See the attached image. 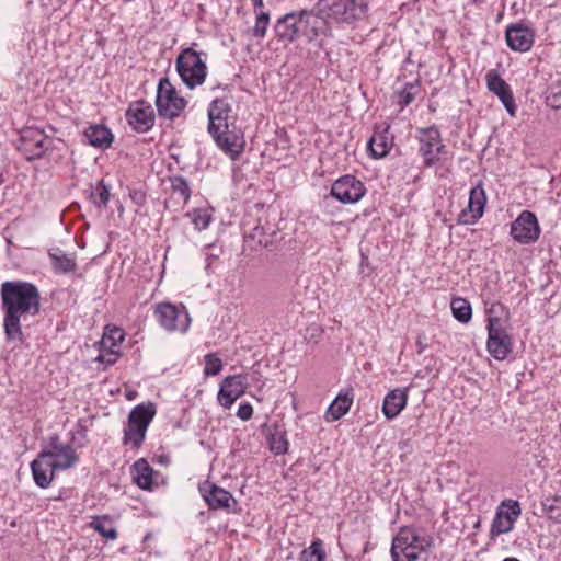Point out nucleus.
<instances>
[{
  "label": "nucleus",
  "mask_w": 561,
  "mask_h": 561,
  "mask_svg": "<svg viewBox=\"0 0 561 561\" xmlns=\"http://www.w3.org/2000/svg\"><path fill=\"white\" fill-rule=\"evenodd\" d=\"M1 310L5 337L10 342H23L21 321L36 316L41 309L38 288L24 280H7L1 284Z\"/></svg>",
  "instance_id": "nucleus-1"
},
{
  "label": "nucleus",
  "mask_w": 561,
  "mask_h": 561,
  "mask_svg": "<svg viewBox=\"0 0 561 561\" xmlns=\"http://www.w3.org/2000/svg\"><path fill=\"white\" fill-rule=\"evenodd\" d=\"M274 32L279 41L287 43H293L300 37L311 43L319 36H332L331 27L319 21L313 9H302L283 15L276 21Z\"/></svg>",
  "instance_id": "nucleus-2"
},
{
  "label": "nucleus",
  "mask_w": 561,
  "mask_h": 561,
  "mask_svg": "<svg viewBox=\"0 0 561 561\" xmlns=\"http://www.w3.org/2000/svg\"><path fill=\"white\" fill-rule=\"evenodd\" d=\"M433 537L415 527H401L392 539L393 561H427Z\"/></svg>",
  "instance_id": "nucleus-3"
},
{
  "label": "nucleus",
  "mask_w": 561,
  "mask_h": 561,
  "mask_svg": "<svg viewBox=\"0 0 561 561\" xmlns=\"http://www.w3.org/2000/svg\"><path fill=\"white\" fill-rule=\"evenodd\" d=\"M319 21L330 27L331 23L352 24L368 13L366 0H318L312 8Z\"/></svg>",
  "instance_id": "nucleus-4"
},
{
  "label": "nucleus",
  "mask_w": 561,
  "mask_h": 561,
  "mask_svg": "<svg viewBox=\"0 0 561 561\" xmlns=\"http://www.w3.org/2000/svg\"><path fill=\"white\" fill-rule=\"evenodd\" d=\"M156 405L151 402L137 404L129 412L127 426L124 428L123 443L138 449L145 440L148 426L156 415Z\"/></svg>",
  "instance_id": "nucleus-5"
},
{
  "label": "nucleus",
  "mask_w": 561,
  "mask_h": 561,
  "mask_svg": "<svg viewBox=\"0 0 561 561\" xmlns=\"http://www.w3.org/2000/svg\"><path fill=\"white\" fill-rule=\"evenodd\" d=\"M193 48H184L175 60L176 71L182 82L188 88L194 89L205 82L207 76L206 60Z\"/></svg>",
  "instance_id": "nucleus-6"
},
{
  "label": "nucleus",
  "mask_w": 561,
  "mask_h": 561,
  "mask_svg": "<svg viewBox=\"0 0 561 561\" xmlns=\"http://www.w3.org/2000/svg\"><path fill=\"white\" fill-rule=\"evenodd\" d=\"M417 133L419 153L423 158L424 165L433 168L442 163L444 156L447 154V149L439 129L436 126H430L417 129Z\"/></svg>",
  "instance_id": "nucleus-7"
},
{
  "label": "nucleus",
  "mask_w": 561,
  "mask_h": 561,
  "mask_svg": "<svg viewBox=\"0 0 561 561\" xmlns=\"http://www.w3.org/2000/svg\"><path fill=\"white\" fill-rule=\"evenodd\" d=\"M486 348L497 360L505 359L512 351V337L507 333L505 322L497 317L488 319Z\"/></svg>",
  "instance_id": "nucleus-8"
},
{
  "label": "nucleus",
  "mask_w": 561,
  "mask_h": 561,
  "mask_svg": "<svg viewBox=\"0 0 561 561\" xmlns=\"http://www.w3.org/2000/svg\"><path fill=\"white\" fill-rule=\"evenodd\" d=\"M158 323L168 332L179 331L185 333L191 324L190 314L184 306L171 302L158 304L154 308Z\"/></svg>",
  "instance_id": "nucleus-9"
},
{
  "label": "nucleus",
  "mask_w": 561,
  "mask_h": 561,
  "mask_svg": "<svg viewBox=\"0 0 561 561\" xmlns=\"http://www.w3.org/2000/svg\"><path fill=\"white\" fill-rule=\"evenodd\" d=\"M366 193L364 183L356 176L346 174L335 180L331 186L330 196L324 197V203L335 198L343 204H355Z\"/></svg>",
  "instance_id": "nucleus-10"
},
{
  "label": "nucleus",
  "mask_w": 561,
  "mask_h": 561,
  "mask_svg": "<svg viewBox=\"0 0 561 561\" xmlns=\"http://www.w3.org/2000/svg\"><path fill=\"white\" fill-rule=\"evenodd\" d=\"M156 105L160 116L172 119L185 108L186 101L178 94L168 79H162L158 85Z\"/></svg>",
  "instance_id": "nucleus-11"
},
{
  "label": "nucleus",
  "mask_w": 561,
  "mask_h": 561,
  "mask_svg": "<svg viewBox=\"0 0 561 561\" xmlns=\"http://www.w3.org/2000/svg\"><path fill=\"white\" fill-rule=\"evenodd\" d=\"M541 233L536 215L529 210H523L511 225L512 238L520 244L535 243Z\"/></svg>",
  "instance_id": "nucleus-12"
},
{
  "label": "nucleus",
  "mask_w": 561,
  "mask_h": 561,
  "mask_svg": "<svg viewBox=\"0 0 561 561\" xmlns=\"http://www.w3.org/2000/svg\"><path fill=\"white\" fill-rule=\"evenodd\" d=\"M124 339L125 334L122 329L107 325L100 341V354L96 360L113 365L121 354V344Z\"/></svg>",
  "instance_id": "nucleus-13"
},
{
  "label": "nucleus",
  "mask_w": 561,
  "mask_h": 561,
  "mask_svg": "<svg viewBox=\"0 0 561 561\" xmlns=\"http://www.w3.org/2000/svg\"><path fill=\"white\" fill-rule=\"evenodd\" d=\"M248 387L249 382L247 375L238 374L233 376H227L221 381L217 394L219 404L225 409H230L236 400L245 393Z\"/></svg>",
  "instance_id": "nucleus-14"
},
{
  "label": "nucleus",
  "mask_w": 561,
  "mask_h": 561,
  "mask_svg": "<svg viewBox=\"0 0 561 561\" xmlns=\"http://www.w3.org/2000/svg\"><path fill=\"white\" fill-rule=\"evenodd\" d=\"M232 125H227L226 128L216 129V133L209 131L217 146L228 154L232 160H236L244 150L245 141L243 135L231 129Z\"/></svg>",
  "instance_id": "nucleus-15"
},
{
  "label": "nucleus",
  "mask_w": 561,
  "mask_h": 561,
  "mask_svg": "<svg viewBox=\"0 0 561 561\" xmlns=\"http://www.w3.org/2000/svg\"><path fill=\"white\" fill-rule=\"evenodd\" d=\"M522 511L517 501L503 502L496 510L491 525V535L500 536L507 534L513 529L514 523L519 517Z\"/></svg>",
  "instance_id": "nucleus-16"
},
{
  "label": "nucleus",
  "mask_w": 561,
  "mask_h": 561,
  "mask_svg": "<svg viewBox=\"0 0 561 561\" xmlns=\"http://www.w3.org/2000/svg\"><path fill=\"white\" fill-rule=\"evenodd\" d=\"M129 126L137 133H146L154 125L152 106L140 100L131 103L126 111Z\"/></svg>",
  "instance_id": "nucleus-17"
},
{
  "label": "nucleus",
  "mask_w": 561,
  "mask_h": 561,
  "mask_svg": "<svg viewBox=\"0 0 561 561\" xmlns=\"http://www.w3.org/2000/svg\"><path fill=\"white\" fill-rule=\"evenodd\" d=\"M505 39L512 50L526 53L534 45L535 31L524 23H514L506 27Z\"/></svg>",
  "instance_id": "nucleus-18"
},
{
  "label": "nucleus",
  "mask_w": 561,
  "mask_h": 561,
  "mask_svg": "<svg viewBox=\"0 0 561 561\" xmlns=\"http://www.w3.org/2000/svg\"><path fill=\"white\" fill-rule=\"evenodd\" d=\"M486 87L490 92L494 93L504 105L511 116L516 114V104L511 87L501 78L499 72L491 69L485 75Z\"/></svg>",
  "instance_id": "nucleus-19"
},
{
  "label": "nucleus",
  "mask_w": 561,
  "mask_h": 561,
  "mask_svg": "<svg viewBox=\"0 0 561 561\" xmlns=\"http://www.w3.org/2000/svg\"><path fill=\"white\" fill-rule=\"evenodd\" d=\"M231 104L227 98L215 99L208 107V131L226 128L233 125Z\"/></svg>",
  "instance_id": "nucleus-20"
},
{
  "label": "nucleus",
  "mask_w": 561,
  "mask_h": 561,
  "mask_svg": "<svg viewBox=\"0 0 561 561\" xmlns=\"http://www.w3.org/2000/svg\"><path fill=\"white\" fill-rule=\"evenodd\" d=\"M41 455H49L48 459L54 460L59 470H66L73 467L78 461V456L70 445L59 443L57 436L50 439V450H43Z\"/></svg>",
  "instance_id": "nucleus-21"
},
{
  "label": "nucleus",
  "mask_w": 561,
  "mask_h": 561,
  "mask_svg": "<svg viewBox=\"0 0 561 561\" xmlns=\"http://www.w3.org/2000/svg\"><path fill=\"white\" fill-rule=\"evenodd\" d=\"M199 491L211 510L230 511L231 504L237 503L230 492L209 482H205L201 485Z\"/></svg>",
  "instance_id": "nucleus-22"
},
{
  "label": "nucleus",
  "mask_w": 561,
  "mask_h": 561,
  "mask_svg": "<svg viewBox=\"0 0 561 561\" xmlns=\"http://www.w3.org/2000/svg\"><path fill=\"white\" fill-rule=\"evenodd\" d=\"M49 455L38 454L37 458L31 462V470L34 482L37 486L46 489L54 480L55 471L59 470L54 460L48 459Z\"/></svg>",
  "instance_id": "nucleus-23"
},
{
  "label": "nucleus",
  "mask_w": 561,
  "mask_h": 561,
  "mask_svg": "<svg viewBox=\"0 0 561 561\" xmlns=\"http://www.w3.org/2000/svg\"><path fill=\"white\" fill-rule=\"evenodd\" d=\"M486 203V195L482 184H477L471 188L467 211H462L461 218L463 224H474L483 216Z\"/></svg>",
  "instance_id": "nucleus-24"
},
{
  "label": "nucleus",
  "mask_w": 561,
  "mask_h": 561,
  "mask_svg": "<svg viewBox=\"0 0 561 561\" xmlns=\"http://www.w3.org/2000/svg\"><path fill=\"white\" fill-rule=\"evenodd\" d=\"M409 398V388H396L389 391L382 402V413L386 419H396L405 408Z\"/></svg>",
  "instance_id": "nucleus-25"
},
{
  "label": "nucleus",
  "mask_w": 561,
  "mask_h": 561,
  "mask_svg": "<svg viewBox=\"0 0 561 561\" xmlns=\"http://www.w3.org/2000/svg\"><path fill=\"white\" fill-rule=\"evenodd\" d=\"M352 403L353 390L351 388L341 390L325 412L327 421L333 422L340 420L350 411Z\"/></svg>",
  "instance_id": "nucleus-26"
},
{
  "label": "nucleus",
  "mask_w": 561,
  "mask_h": 561,
  "mask_svg": "<svg viewBox=\"0 0 561 561\" xmlns=\"http://www.w3.org/2000/svg\"><path fill=\"white\" fill-rule=\"evenodd\" d=\"M83 136L89 145L99 149H106L111 147L113 142V134L111 129L103 125L89 126L85 128Z\"/></svg>",
  "instance_id": "nucleus-27"
},
{
  "label": "nucleus",
  "mask_w": 561,
  "mask_h": 561,
  "mask_svg": "<svg viewBox=\"0 0 561 561\" xmlns=\"http://www.w3.org/2000/svg\"><path fill=\"white\" fill-rule=\"evenodd\" d=\"M267 443L270 450L275 455H284L288 450V440L286 431L278 424H272L267 427Z\"/></svg>",
  "instance_id": "nucleus-28"
},
{
  "label": "nucleus",
  "mask_w": 561,
  "mask_h": 561,
  "mask_svg": "<svg viewBox=\"0 0 561 561\" xmlns=\"http://www.w3.org/2000/svg\"><path fill=\"white\" fill-rule=\"evenodd\" d=\"M131 470L135 483L144 490H149L152 484L153 470L148 461L144 458L138 459L133 465Z\"/></svg>",
  "instance_id": "nucleus-29"
},
{
  "label": "nucleus",
  "mask_w": 561,
  "mask_h": 561,
  "mask_svg": "<svg viewBox=\"0 0 561 561\" xmlns=\"http://www.w3.org/2000/svg\"><path fill=\"white\" fill-rule=\"evenodd\" d=\"M367 147L374 158H383L392 147V139L388 136L387 130L382 133H374L367 144Z\"/></svg>",
  "instance_id": "nucleus-30"
},
{
  "label": "nucleus",
  "mask_w": 561,
  "mask_h": 561,
  "mask_svg": "<svg viewBox=\"0 0 561 561\" xmlns=\"http://www.w3.org/2000/svg\"><path fill=\"white\" fill-rule=\"evenodd\" d=\"M111 186L104 182V180L98 181L90 187L89 198L90 202L99 209L103 210L106 208L111 198Z\"/></svg>",
  "instance_id": "nucleus-31"
},
{
  "label": "nucleus",
  "mask_w": 561,
  "mask_h": 561,
  "mask_svg": "<svg viewBox=\"0 0 561 561\" xmlns=\"http://www.w3.org/2000/svg\"><path fill=\"white\" fill-rule=\"evenodd\" d=\"M48 254L55 273L66 274L76 270L77 264L75 257L67 255L59 250H50Z\"/></svg>",
  "instance_id": "nucleus-32"
},
{
  "label": "nucleus",
  "mask_w": 561,
  "mask_h": 561,
  "mask_svg": "<svg viewBox=\"0 0 561 561\" xmlns=\"http://www.w3.org/2000/svg\"><path fill=\"white\" fill-rule=\"evenodd\" d=\"M90 527L106 539L117 538V531L108 516H95L90 522Z\"/></svg>",
  "instance_id": "nucleus-33"
},
{
  "label": "nucleus",
  "mask_w": 561,
  "mask_h": 561,
  "mask_svg": "<svg viewBox=\"0 0 561 561\" xmlns=\"http://www.w3.org/2000/svg\"><path fill=\"white\" fill-rule=\"evenodd\" d=\"M22 141L24 142V146L26 148L33 146L34 144L35 151L33 152L31 158H39L42 157L48 140L38 130H27L25 135L22 136Z\"/></svg>",
  "instance_id": "nucleus-34"
},
{
  "label": "nucleus",
  "mask_w": 561,
  "mask_h": 561,
  "mask_svg": "<svg viewBox=\"0 0 561 561\" xmlns=\"http://www.w3.org/2000/svg\"><path fill=\"white\" fill-rule=\"evenodd\" d=\"M453 316L459 322L467 323L472 318V309L470 302L461 297L454 298L450 302Z\"/></svg>",
  "instance_id": "nucleus-35"
},
{
  "label": "nucleus",
  "mask_w": 561,
  "mask_h": 561,
  "mask_svg": "<svg viewBox=\"0 0 561 561\" xmlns=\"http://www.w3.org/2000/svg\"><path fill=\"white\" fill-rule=\"evenodd\" d=\"M298 559L299 561H325L323 541L319 538L313 540L309 547L302 549Z\"/></svg>",
  "instance_id": "nucleus-36"
},
{
  "label": "nucleus",
  "mask_w": 561,
  "mask_h": 561,
  "mask_svg": "<svg viewBox=\"0 0 561 561\" xmlns=\"http://www.w3.org/2000/svg\"><path fill=\"white\" fill-rule=\"evenodd\" d=\"M170 183L173 194L176 195L183 204H186L192 193L188 181L182 175H175L170 178Z\"/></svg>",
  "instance_id": "nucleus-37"
},
{
  "label": "nucleus",
  "mask_w": 561,
  "mask_h": 561,
  "mask_svg": "<svg viewBox=\"0 0 561 561\" xmlns=\"http://www.w3.org/2000/svg\"><path fill=\"white\" fill-rule=\"evenodd\" d=\"M186 216L191 219L195 229L198 231L207 229L213 219L211 211L207 208L193 209L187 213Z\"/></svg>",
  "instance_id": "nucleus-38"
},
{
  "label": "nucleus",
  "mask_w": 561,
  "mask_h": 561,
  "mask_svg": "<svg viewBox=\"0 0 561 561\" xmlns=\"http://www.w3.org/2000/svg\"><path fill=\"white\" fill-rule=\"evenodd\" d=\"M542 505L549 519L561 523V497H548Z\"/></svg>",
  "instance_id": "nucleus-39"
},
{
  "label": "nucleus",
  "mask_w": 561,
  "mask_h": 561,
  "mask_svg": "<svg viewBox=\"0 0 561 561\" xmlns=\"http://www.w3.org/2000/svg\"><path fill=\"white\" fill-rule=\"evenodd\" d=\"M270 24V13L265 11L256 12L255 24L253 26V36L264 38Z\"/></svg>",
  "instance_id": "nucleus-40"
},
{
  "label": "nucleus",
  "mask_w": 561,
  "mask_h": 561,
  "mask_svg": "<svg viewBox=\"0 0 561 561\" xmlns=\"http://www.w3.org/2000/svg\"><path fill=\"white\" fill-rule=\"evenodd\" d=\"M204 362H205V367H204L205 376H216L222 370V362L214 353L206 354L204 357Z\"/></svg>",
  "instance_id": "nucleus-41"
},
{
  "label": "nucleus",
  "mask_w": 561,
  "mask_h": 561,
  "mask_svg": "<svg viewBox=\"0 0 561 561\" xmlns=\"http://www.w3.org/2000/svg\"><path fill=\"white\" fill-rule=\"evenodd\" d=\"M417 87L416 83H407L402 91L399 92L398 95V103L401 107L408 106L414 99H415V88Z\"/></svg>",
  "instance_id": "nucleus-42"
},
{
  "label": "nucleus",
  "mask_w": 561,
  "mask_h": 561,
  "mask_svg": "<svg viewBox=\"0 0 561 561\" xmlns=\"http://www.w3.org/2000/svg\"><path fill=\"white\" fill-rule=\"evenodd\" d=\"M253 415V408L248 402H242L237 411V416L242 421H248Z\"/></svg>",
  "instance_id": "nucleus-43"
},
{
  "label": "nucleus",
  "mask_w": 561,
  "mask_h": 561,
  "mask_svg": "<svg viewBox=\"0 0 561 561\" xmlns=\"http://www.w3.org/2000/svg\"><path fill=\"white\" fill-rule=\"evenodd\" d=\"M245 375L248 376L249 385L253 383V385H257L260 387L263 386L262 375L259 371H252L251 374H245Z\"/></svg>",
  "instance_id": "nucleus-44"
},
{
  "label": "nucleus",
  "mask_w": 561,
  "mask_h": 561,
  "mask_svg": "<svg viewBox=\"0 0 561 561\" xmlns=\"http://www.w3.org/2000/svg\"><path fill=\"white\" fill-rule=\"evenodd\" d=\"M416 347L419 354L423 353L424 350L427 347L426 343L423 342V337L421 335H419L416 339Z\"/></svg>",
  "instance_id": "nucleus-45"
},
{
  "label": "nucleus",
  "mask_w": 561,
  "mask_h": 561,
  "mask_svg": "<svg viewBox=\"0 0 561 561\" xmlns=\"http://www.w3.org/2000/svg\"><path fill=\"white\" fill-rule=\"evenodd\" d=\"M252 1V4L254 7V12H260L262 11V8H263V0H251Z\"/></svg>",
  "instance_id": "nucleus-46"
}]
</instances>
